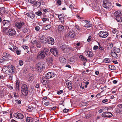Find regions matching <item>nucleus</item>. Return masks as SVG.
Masks as SVG:
<instances>
[{
  "instance_id": "2f4dec72",
  "label": "nucleus",
  "mask_w": 122,
  "mask_h": 122,
  "mask_svg": "<svg viewBox=\"0 0 122 122\" xmlns=\"http://www.w3.org/2000/svg\"><path fill=\"white\" fill-rule=\"evenodd\" d=\"M5 12V9L4 8H0V14H4Z\"/></svg>"
},
{
  "instance_id": "4468645a",
  "label": "nucleus",
  "mask_w": 122,
  "mask_h": 122,
  "mask_svg": "<svg viewBox=\"0 0 122 122\" xmlns=\"http://www.w3.org/2000/svg\"><path fill=\"white\" fill-rule=\"evenodd\" d=\"M41 42L44 44L46 43L47 42V38H46L44 36L41 37L40 38Z\"/></svg>"
},
{
  "instance_id": "a878e982",
  "label": "nucleus",
  "mask_w": 122,
  "mask_h": 122,
  "mask_svg": "<svg viewBox=\"0 0 122 122\" xmlns=\"http://www.w3.org/2000/svg\"><path fill=\"white\" fill-rule=\"evenodd\" d=\"M42 52L46 56L49 53V50L47 48L44 49Z\"/></svg>"
},
{
  "instance_id": "4be33fe9",
  "label": "nucleus",
  "mask_w": 122,
  "mask_h": 122,
  "mask_svg": "<svg viewBox=\"0 0 122 122\" xmlns=\"http://www.w3.org/2000/svg\"><path fill=\"white\" fill-rule=\"evenodd\" d=\"M41 81L44 85H45L47 84V81L45 80V77H43L41 80Z\"/></svg>"
},
{
  "instance_id": "58836bf2",
  "label": "nucleus",
  "mask_w": 122,
  "mask_h": 122,
  "mask_svg": "<svg viewBox=\"0 0 122 122\" xmlns=\"http://www.w3.org/2000/svg\"><path fill=\"white\" fill-rule=\"evenodd\" d=\"M99 49L101 50L103 52L104 51V49L103 47L99 44Z\"/></svg>"
},
{
  "instance_id": "6e6552de",
  "label": "nucleus",
  "mask_w": 122,
  "mask_h": 122,
  "mask_svg": "<svg viewBox=\"0 0 122 122\" xmlns=\"http://www.w3.org/2000/svg\"><path fill=\"white\" fill-rule=\"evenodd\" d=\"M14 116L17 118L21 119L23 118L24 116L23 115L20 113H16L14 114Z\"/></svg>"
},
{
  "instance_id": "a211bd4d",
  "label": "nucleus",
  "mask_w": 122,
  "mask_h": 122,
  "mask_svg": "<svg viewBox=\"0 0 122 122\" xmlns=\"http://www.w3.org/2000/svg\"><path fill=\"white\" fill-rule=\"evenodd\" d=\"M3 25H6V26H8L10 25V21L9 20H4L2 21Z\"/></svg>"
},
{
  "instance_id": "49530a36",
  "label": "nucleus",
  "mask_w": 122,
  "mask_h": 122,
  "mask_svg": "<svg viewBox=\"0 0 122 122\" xmlns=\"http://www.w3.org/2000/svg\"><path fill=\"white\" fill-rule=\"evenodd\" d=\"M27 109L29 110V111H31L33 109V107H32L29 106L27 107Z\"/></svg>"
},
{
  "instance_id": "f8f14e48",
  "label": "nucleus",
  "mask_w": 122,
  "mask_h": 122,
  "mask_svg": "<svg viewBox=\"0 0 122 122\" xmlns=\"http://www.w3.org/2000/svg\"><path fill=\"white\" fill-rule=\"evenodd\" d=\"M24 23L22 22H16L15 24V26L18 29H20L21 27L24 24Z\"/></svg>"
},
{
  "instance_id": "aec40b11",
  "label": "nucleus",
  "mask_w": 122,
  "mask_h": 122,
  "mask_svg": "<svg viewBox=\"0 0 122 122\" xmlns=\"http://www.w3.org/2000/svg\"><path fill=\"white\" fill-rule=\"evenodd\" d=\"M31 3H32V4H33L36 7H39L40 6V2H39L33 1V2H32Z\"/></svg>"
},
{
  "instance_id": "13d9d810",
  "label": "nucleus",
  "mask_w": 122,
  "mask_h": 122,
  "mask_svg": "<svg viewBox=\"0 0 122 122\" xmlns=\"http://www.w3.org/2000/svg\"><path fill=\"white\" fill-rule=\"evenodd\" d=\"M91 36H89L88 37V39L87 40V41L88 42H89L91 41Z\"/></svg>"
},
{
  "instance_id": "e2e57ef3",
  "label": "nucleus",
  "mask_w": 122,
  "mask_h": 122,
  "mask_svg": "<svg viewBox=\"0 0 122 122\" xmlns=\"http://www.w3.org/2000/svg\"><path fill=\"white\" fill-rule=\"evenodd\" d=\"M98 48V46H95L94 47H93V49L94 50H97Z\"/></svg>"
},
{
  "instance_id": "b1692460",
  "label": "nucleus",
  "mask_w": 122,
  "mask_h": 122,
  "mask_svg": "<svg viewBox=\"0 0 122 122\" xmlns=\"http://www.w3.org/2000/svg\"><path fill=\"white\" fill-rule=\"evenodd\" d=\"M106 115H107V116H106V117L108 118H110L112 116V113L109 112H106Z\"/></svg>"
},
{
  "instance_id": "9b49d317",
  "label": "nucleus",
  "mask_w": 122,
  "mask_h": 122,
  "mask_svg": "<svg viewBox=\"0 0 122 122\" xmlns=\"http://www.w3.org/2000/svg\"><path fill=\"white\" fill-rule=\"evenodd\" d=\"M33 44L36 45L38 48H40L41 47L40 42L37 40H35L32 42Z\"/></svg>"
},
{
  "instance_id": "0eeeda50",
  "label": "nucleus",
  "mask_w": 122,
  "mask_h": 122,
  "mask_svg": "<svg viewBox=\"0 0 122 122\" xmlns=\"http://www.w3.org/2000/svg\"><path fill=\"white\" fill-rule=\"evenodd\" d=\"M50 52L54 56L58 55L59 53L57 49L56 48H53L50 49Z\"/></svg>"
},
{
  "instance_id": "052dcab7",
  "label": "nucleus",
  "mask_w": 122,
  "mask_h": 122,
  "mask_svg": "<svg viewBox=\"0 0 122 122\" xmlns=\"http://www.w3.org/2000/svg\"><path fill=\"white\" fill-rule=\"evenodd\" d=\"M69 109H65L63 110V112L65 113H67L69 111Z\"/></svg>"
},
{
  "instance_id": "20e7f679",
  "label": "nucleus",
  "mask_w": 122,
  "mask_h": 122,
  "mask_svg": "<svg viewBox=\"0 0 122 122\" xmlns=\"http://www.w3.org/2000/svg\"><path fill=\"white\" fill-rule=\"evenodd\" d=\"M99 36L102 38H106L109 35L108 32L106 31L100 32L98 34Z\"/></svg>"
},
{
  "instance_id": "5701e85b",
  "label": "nucleus",
  "mask_w": 122,
  "mask_h": 122,
  "mask_svg": "<svg viewBox=\"0 0 122 122\" xmlns=\"http://www.w3.org/2000/svg\"><path fill=\"white\" fill-rule=\"evenodd\" d=\"M60 62L62 64H64L66 61V60L62 56L60 57Z\"/></svg>"
},
{
  "instance_id": "7ed1b4c3",
  "label": "nucleus",
  "mask_w": 122,
  "mask_h": 122,
  "mask_svg": "<svg viewBox=\"0 0 122 122\" xmlns=\"http://www.w3.org/2000/svg\"><path fill=\"white\" fill-rule=\"evenodd\" d=\"M65 29L63 25H58L57 29L56 30V31L57 34H60L63 32Z\"/></svg>"
},
{
  "instance_id": "393cba45",
  "label": "nucleus",
  "mask_w": 122,
  "mask_h": 122,
  "mask_svg": "<svg viewBox=\"0 0 122 122\" xmlns=\"http://www.w3.org/2000/svg\"><path fill=\"white\" fill-rule=\"evenodd\" d=\"M26 121V122H33L34 121V120L32 117H27Z\"/></svg>"
},
{
  "instance_id": "ddd939ff",
  "label": "nucleus",
  "mask_w": 122,
  "mask_h": 122,
  "mask_svg": "<svg viewBox=\"0 0 122 122\" xmlns=\"http://www.w3.org/2000/svg\"><path fill=\"white\" fill-rule=\"evenodd\" d=\"M103 7L106 8H109L111 7V6L107 2V1L106 0H104L103 2Z\"/></svg>"
},
{
  "instance_id": "473e14b6",
  "label": "nucleus",
  "mask_w": 122,
  "mask_h": 122,
  "mask_svg": "<svg viewBox=\"0 0 122 122\" xmlns=\"http://www.w3.org/2000/svg\"><path fill=\"white\" fill-rule=\"evenodd\" d=\"M87 56L89 57H91L93 56V54L92 53L91 51H88L87 52Z\"/></svg>"
},
{
  "instance_id": "bf43d9fd",
  "label": "nucleus",
  "mask_w": 122,
  "mask_h": 122,
  "mask_svg": "<svg viewBox=\"0 0 122 122\" xmlns=\"http://www.w3.org/2000/svg\"><path fill=\"white\" fill-rule=\"evenodd\" d=\"M15 101L18 104H20L21 103V101L20 100H16Z\"/></svg>"
},
{
  "instance_id": "8fccbe9b",
  "label": "nucleus",
  "mask_w": 122,
  "mask_h": 122,
  "mask_svg": "<svg viewBox=\"0 0 122 122\" xmlns=\"http://www.w3.org/2000/svg\"><path fill=\"white\" fill-rule=\"evenodd\" d=\"M36 14L38 16H40L42 14V13L41 11H39L36 12Z\"/></svg>"
},
{
  "instance_id": "37998d69",
  "label": "nucleus",
  "mask_w": 122,
  "mask_h": 122,
  "mask_svg": "<svg viewBox=\"0 0 122 122\" xmlns=\"http://www.w3.org/2000/svg\"><path fill=\"white\" fill-rule=\"evenodd\" d=\"M75 29L79 31H80L81 30V29L79 28V26L77 25H76L75 26Z\"/></svg>"
},
{
  "instance_id": "423d86ee",
  "label": "nucleus",
  "mask_w": 122,
  "mask_h": 122,
  "mask_svg": "<svg viewBox=\"0 0 122 122\" xmlns=\"http://www.w3.org/2000/svg\"><path fill=\"white\" fill-rule=\"evenodd\" d=\"M55 76L56 74L52 72H50L46 74L45 76L46 79H48L54 77Z\"/></svg>"
},
{
  "instance_id": "412c9836",
  "label": "nucleus",
  "mask_w": 122,
  "mask_h": 122,
  "mask_svg": "<svg viewBox=\"0 0 122 122\" xmlns=\"http://www.w3.org/2000/svg\"><path fill=\"white\" fill-rule=\"evenodd\" d=\"M65 16L63 14H61L58 15V18L61 22H63L64 20V18Z\"/></svg>"
},
{
  "instance_id": "f704fd0d",
  "label": "nucleus",
  "mask_w": 122,
  "mask_h": 122,
  "mask_svg": "<svg viewBox=\"0 0 122 122\" xmlns=\"http://www.w3.org/2000/svg\"><path fill=\"white\" fill-rule=\"evenodd\" d=\"M112 32L115 35H117L119 33L118 30L116 29H113L112 30Z\"/></svg>"
},
{
  "instance_id": "338daca9",
  "label": "nucleus",
  "mask_w": 122,
  "mask_h": 122,
  "mask_svg": "<svg viewBox=\"0 0 122 122\" xmlns=\"http://www.w3.org/2000/svg\"><path fill=\"white\" fill-rule=\"evenodd\" d=\"M61 0H58L57 1V3L58 4L60 5L61 4Z\"/></svg>"
},
{
  "instance_id": "4c0bfd02",
  "label": "nucleus",
  "mask_w": 122,
  "mask_h": 122,
  "mask_svg": "<svg viewBox=\"0 0 122 122\" xmlns=\"http://www.w3.org/2000/svg\"><path fill=\"white\" fill-rule=\"evenodd\" d=\"M51 27V25H47L45 27V28L46 30H47L50 28Z\"/></svg>"
},
{
  "instance_id": "e433bc0d",
  "label": "nucleus",
  "mask_w": 122,
  "mask_h": 122,
  "mask_svg": "<svg viewBox=\"0 0 122 122\" xmlns=\"http://www.w3.org/2000/svg\"><path fill=\"white\" fill-rule=\"evenodd\" d=\"M92 25L91 24L87 23L84 26L85 27L89 28L91 27L92 26Z\"/></svg>"
},
{
  "instance_id": "603ef678",
  "label": "nucleus",
  "mask_w": 122,
  "mask_h": 122,
  "mask_svg": "<svg viewBox=\"0 0 122 122\" xmlns=\"http://www.w3.org/2000/svg\"><path fill=\"white\" fill-rule=\"evenodd\" d=\"M35 29L36 31H38L40 30V29L39 26H37L35 27Z\"/></svg>"
},
{
  "instance_id": "09e8293b",
  "label": "nucleus",
  "mask_w": 122,
  "mask_h": 122,
  "mask_svg": "<svg viewBox=\"0 0 122 122\" xmlns=\"http://www.w3.org/2000/svg\"><path fill=\"white\" fill-rule=\"evenodd\" d=\"M29 80H28V81H30L32 78L33 75L32 74H30L29 75Z\"/></svg>"
},
{
  "instance_id": "a19ab883",
  "label": "nucleus",
  "mask_w": 122,
  "mask_h": 122,
  "mask_svg": "<svg viewBox=\"0 0 122 122\" xmlns=\"http://www.w3.org/2000/svg\"><path fill=\"white\" fill-rule=\"evenodd\" d=\"M8 66H5L3 67V69H2L3 71L4 72L6 70H7V69H8Z\"/></svg>"
},
{
  "instance_id": "de8ad7c7",
  "label": "nucleus",
  "mask_w": 122,
  "mask_h": 122,
  "mask_svg": "<svg viewBox=\"0 0 122 122\" xmlns=\"http://www.w3.org/2000/svg\"><path fill=\"white\" fill-rule=\"evenodd\" d=\"M16 52L17 55H19L21 54V51L20 50H17Z\"/></svg>"
},
{
  "instance_id": "72a5a7b5",
  "label": "nucleus",
  "mask_w": 122,
  "mask_h": 122,
  "mask_svg": "<svg viewBox=\"0 0 122 122\" xmlns=\"http://www.w3.org/2000/svg\"><path fill=\"white\" fill-rule=\"evenodd\" d=\"M10 68L11 71V73L15 71V68L13 65H11Z\"/></svg>"
},
{
  "instance_id": "cd10ccee",
  "label": "nucleus",
  "mask_w": 122,
  "mask_h": 122,
  "mask_svg": "<svg viewBox=\"0 0 122 122\" xmlns=\"http://www.w3.org/2000/svg\"><path fill=\"white\" fill-rule=\"evenodd\" d=\"M114 15L115 16V17L117 16H121V12L119 11H115L114 13Z\"/></svg>"
},
{
  "instance_id": "5fc2aeb1",
  "label": "nucleus",
  "mask_w": 122,
  "mask_h": 122,
  "mask_svg": "<svg viewBox=\"0 0 122 122\" xmlns=\"http://www.w3.org/2000/svg\"><path fill=\"white\" fill-rule=\"evenodd\" d=\"M23 64V62L22 60H20L19 61V65L21 66H22Z\"/></svg>"
},
{
  "instance_id": "f257e3e1",
  "label": "nucleus",
  "mask_w": 122,
  "mask_h": 122,
  "mask_svg": "<svg viewBox=\"0 0 122 122\" xmlns=\"http://www.w3.org/2000/svg\"><path fill=\"white\" fill-rule=\"evenodd\" d=\"M45 62H40L36 64L35 66L36 70L38 71H41L44 69H45Z\"/></svg>"
},
{
  "instance_id": "9d476101",
  "label": "nucleus",
  "mask_w": 122,
  "mask_h": 122,
  "mask_svg": "<svg viewBox=\"0 0 122 122\" xmlns=\"http://www.w3.org/2000/svg\"><path fill=\"white\" fill-rule=\"evenodd\" d=\"M47 42L49 44L53 45L54 43V41L53 38L51 37H49L47 38Z\"/></svg>"
},
{
  "instance_id": "680f3d73",
  "label": "nucleus",
  "mask_w": 122,
  "mask_h": 122,
  "mask_svg": "<svg viewBox=\"0 0 122 122\" xmlns=\"http://www.w3.org/2000/svg\"><path fill=\"white\" fill-rule=\"evenodd\" d=\"M17 48L16 46H14V47H13V51H12L14 52L16 51L17 50Z\"/></svg>"
},
{
  "instance_id": "a18cd8bd",
  "label": "nucleus",
  "mask_w": 122,
  "mask_h": 122,
  "mask_svg": "<svg viewBox=\"0 0 122 122\" xmlns=\"http://www.w3.org/2000/svg\"><path fill=\"white\" fill-rule=\"evenodd\" d=\"M94 9L96 11H99L100 10V7L98 6H95Z\"/></svg>"
},
{
  "instance_id": "3c124183",
  "label": "nucleus",
  "mask_w": 122,
  "mask_h": 122,
  "mask_svg": "<svg viewBox=\"0 0 122 122\" xmlns=\"http://www.w3.org/2000/svg\"><path fill=\"white\" fill-rule=\"evenodd\" d=\"M106 112H104L102 113V117H106V116H107V115H106Z\"/></svg>"
},
{
  "instance_id": "1a4fd4ad",
  "label": "nucleus",
  "mask_w": 122,
  "mask_h": 122,
  "mask_svg": "<svg viewBox=\"0 0 122 122\" xmlns=\"http://www.w3.org/2000/svg\"><path fill=\"white\" fill-rule=\"evenodd\" d=\"M16 33V31L14 30L10 29L9 30L7 34L10 36H13Z\"/></svg>"
},
{
  "instance_id": "f03ea898",
  "label": "nucleus",
  "mask_w": 122,
  "mask_h": 122,
  "mask_svg": "<svg viewBox=\"0 0 122 122\" xmlns=\"http://www.w3.org/2000/svg\"><path fill=\"white\" fill-rule=\"evenodd\" d=\"M28 88L25 84H23L21 87V91L22 94L24 96H26L28 93Z\"/></svg>"
},
{
  "instance_id": "79ce46f5",
  "label": "nucleus",
  "mask_w": 122,
  "mask_h": 122,
  "mask_svg": "<svg viewBox=\"0 0 122 122\" xmlns=\"http://www.w3.org/2000/svg\"><path fill=\"white\" fill-rule=\"evenodd\" d=\"M104 61L105 62L108 63L110 62V60L108 58H106L104 59Z\"/></svg>"
},
{
  "instance_id": "f3484780",
  "label": "nucleus",
  "mask_w": 122,
  "mask_h": 122,
  "mask_svg": "<svg viewBox=\"0 0 122 122\" xmlns=\"http://www.w3.org/2000/svg\"><path fill=\"white\" fill-rule=\"evenodd\" d=\"M66 83L69 89L70 90H71L72 88L71 82L70 81L67 80L66 81Z\"/></svg>"
},
{
  "instance_id": "6e6d98bb",
  "label": "nucleus",
  "mask_w": 122,
  "mask_h": 122,
  "mask_svg": "<svg viewBox=\"0 0 122 122\" xmlns=\"http://www.w3.org/2000/svg\"><path fill=\"white\" fill-rule=\"evenodd\" d=\"M4 72L5 74H9L10 73H11V71H9L7 70H6Z\"/></svg>"
},
{
  "instance_id": "4d7b16f0",
  "label": "nucleus",
  "mask_w": 122,
  "mask_h": 122,
  "mask_svg": "<svg viewBox=\"0 0 122 122\" xmlns=\"http://www.w3.org/2000/svg\"><path fill=\"white\" fill-rule=\"evenodd\" d=\"M109 67L110 68V69L112 70H113L114 69V67L113 66H112V65H110L109 66Z\"/></svg>"
},
{
  "instance_id": "69168bd1",
  "label": "nucleus",
  "mask_w": 122,
  "mask_h": 122,
  "mask_svg": "<svg viewBox=\"0 0 122 122\" xmlns=\"http://www.w3.org/2000/svg\"><path fill=\"white\" fill-rule=\"evenodd\" d=\"M14 94L15 97H17L18 96V95L17 93L16 92H14Z\"/></svg>"
},
{
  "instance_id": "2eb2a0df",
  "label": "nucleus",
  "mask_w": 122,
  "mask_h": 122,
  "mask_svg": "<svg viewBox=\"0 0 122 122\" xmlns=\"http://www.w3.org/2000/svg\"><path fill=\"white\" fill-rule=\"evenodd\" d=\"M53 61V59L51 56L48 57L46 59V62L48 64H51Z\"/></svg>"
},
{
  "instance_id": "c85d7f7f",
  "label": "nucleus",
  "mask_w": 122,
  "mask_h": 122,
  "mask_svg": "<svg viewBox=\"0 0 122 122\" xmlns=\"http://www.w3.org/2000/svg\"><path fill=\"white\" fill-rule=\"evenodd\" d=\"M111 54V56L114 58H116L118 57L117 54L112 51Z\"/></svg>"
},
{
  "instance_id": "864d4df0",
  "label": "nucleus",
  "mask_w": 122,
  "mask_h": 122,
  "mask_svg": "<svg viewBox=\"0 0 122 122\" xmlns=\"http://www.w3.org/2000/svg\"><path fill=\"white\" fill-rule=\"evenodd\" d=\"M63 92V90H61L57 92V93L58 94H61Z\"/></svg>"
},
{
  "instance_id": "bb28decb",
  "label": "nucleus",
  "mask_w": 122,
  "mask_h": 122,
  "mask_svg": "<svg viewBox=\"0 0 122 122\" xmlns=\"http://www.w3.org/2000/svg\"><path fill=\"white\" fill-rule=\"evenodd\" d=\"M20 83V82L18 81H17L16 82V85L15 88V90H19V85Z\"/></svg>"
},
{
  "instance_id": "6ab92c4d",
  "label": "nucleus",
  "mask_w": 122,
  "mask_h": 122,
  "mask_svg": "<svg viewBox=\"0 0 122 122\" xmlns=\"http://www.w3.org/2000/svg\"><path fill=\"white\" fill-rule=\"evenodd\" d=\"M26 15L28 17H29L32 19L34 18L35 17V14L33 12H30L28 13H27Z\"/></svg>"
},
{
  "instance_id": "c756f323",
  "label": "nucleus",
  "mask_w": 122,
  "mask_h": 122,
  "mask_svg": "<svg viewBox=\"0 0 122 122\" xmlns=\"http://www.w3.org/2000/svg\"><path fill=\"white\" fill-rule=\"evenodd\" d=\"M112 51L116 53H118L120 52V49L119 48H114Z\"/></svg>"
},
{
  "instance_id": "ea45409f",
  "label": "nucleus",
  "mask_w": 122,
  "mask_h": 122,
  "mask_svg": "<svg viewBox=\"0 0 122 122\" xmlns=\"http://www.w3.org/2000/svg\"><path fill=\"white\" fill-rule=\"evenodd\" d=\"M4 58L2 57H0V62L1 63H3L4 61H5Z\"/></svg>"
},
{
  "instance_id": "dca6fc26",
  "label": "nucleus",
  "mask_w": 122,
  "mask_h": 122,
  "mask_svg": "<svg viewBox=\"0 0 122 122\" xmlns=\"http://www.w3.org/2000/svg\"><path fill=\"white\" fill-rule=\"evenodd\" d=\"M67 35L69 37L71 38H73L74 37L75 35V33L73 31H71L67 34Z\"/></svg>"
},
{
  "instance_id": "c03bdc74",
  "label": "nucleus",
  "mask_w": 122,
  "mask_h": 122,
  "mask_svg": "<svg viewBox=\"0 0 122 122\" xmlns=\"http://www.w3.org/2000/svg\"><path fill=\"white\" fill-rule=\"evenodd\" d=\"M28 29L27 28H25L22 31L24 33H26L28 32Z\"/></svg>"
},
{
  "instance_id": "c9c22d12",
  "label": "nucleus",
  "mask_w": 122,
  "mask_h": 122,
  "mask_svg": "<svg viewBox=\"0 0 122 122\" xmlns=\"http://www.w3.org/2000/svg\"><path fill=\"white\" fill-rule=\"evenodd\" d=\"M113 46V44L112 43H109L107 45V47L109 49H110Z\"/></svg>"
},
{
  "instance_id": "774afa93",
  "label": "nucleus",
  "mask_w": 122,
  "mask_h": 122,
  "mask_svg": "<svg viewBox=\"0 0 122 122\" xmlns=\"http://www.w3.org/2000/svg\"><path fill=\"white\" fill-rule=\"evenodd\" d=\"M61 48L63 50H65V46L64 45H62L61 47Z\"/></svg>"
},
{
  "instance_id": "0e129e2a",
  "label": "nucleus",
  "mask_w": 122,
  "mask_h": 122,
  "mask_svg": "<svg viewBox=\"0 0 122 122\" xmlns=\"http://www.w3.org/2000/svg\"><path fill=\"white\" fill-rule=\"evenodd\" d=\"M108 100L107 99H104L102 100V102L103 103H105L108 102Z\"/></svg>"
},
{
  "instance_id": "39448f33",
  "label": "nucleus",
  "mask_w": 122,
  "mask_h": 122,
  "mask_svg": "<svg viewBox=\"0 0 122 122\" xmlns=\"http://www.w3.org/2000/svg\"><path fill=\"white\" fill-rule=\"evenodd\" d=\"M46 56L42 52V51H41L38 53L37 56V58L39 59H44Z\"/></svg>"
},
{
  "instance_id": "7c9ffc66",
  "label": "nucleus",
  "mask_w": 122,
  "mask_h": 122,
  "mask_svg": "<svg viewBox=\"0 0 122 122\" xmlns=\"http://www.w3.org/2000/svg\"><path fill=\"white\" fill-rule=\"evenodd\" d=\"M115 18L117 21L118 22H121L122 21V20L121 17V16H117L116 17H115Z\"/></svg>"
}]
</instances>
